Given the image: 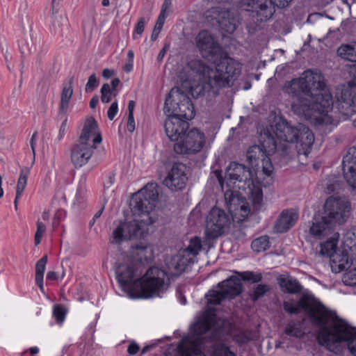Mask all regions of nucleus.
I'll return each mask as SVG.
<instances>
[{
  "instance_id": "nucleus-15",
  "label": "nucleus",
  "mask_w": 356,
  "mask_h": 356,
  "mask_svg": "<svg viewBox=\"0 0 356 356\" xmlns=\"http://www.w3.org/2000/svg\"><path fill=\"white\" fill-rule=\"evenodd\" d=\"M230 218L226 212L218 207H213L206 218L205 233L207 237L216 238L220 236L230 225Z\"/></svg>"
},
{
  "instance_id": "nucleus-2",
  "label": "nucleus",
  "mask_w": 356,
  "mask_h": 356,
  "mask_svg": "<svg viewBox=\"0 0 356 356\" xmlns=\"http://www.w3.org/2000/svg\"><path fill=\"white\" fill-rule=\"evenodd\" d=\"M195 43L202 56L215 63L216 67L197 59L190 60L184 67V81L188 82L193 97L199 98L211 89L230 87L241 72L239 63L222 50L207 31H201L197 35Z\"/></svg>"
},
{
  "instance_id": "nucleus-61",
  "label": "nucleus",
  "mask_w": 356,
  "mask_h": 356,
  "mask_svg": "<svg viewBox=\"0 0 356 356\" xmlns=\"http://www.w3.org/2000/svg\"><path fill=\"white\" fill-rule=\"evenodd\" d=\"M46 279L47 280H50V281H54V280H56L58 279V275L56 272L54 271H49L47 273V277H46Z\"/></svg>"
},
{
  "instance_id": "nucleus-30",
  "label": "nucleus",
  "mask_w": 356,
  "mask_h": 356,
  "mask_svg": "<svg viewBox=\"0 0 356 356\" xmlns=\"http://www.w3.org/2000/svg\"><path fill=\"white\" fill-rule=\"evenodd\" d=\"M47 262V255L46 254L44 255L39 261H38L35 266V282L42 291L44 290L43 276Z\"/></svg>"
},
{
  "instance_id": "nucleus-10",
  "label": "nucleus",
  "mask_w": 356,
  "mask_h": 356,
  "mask_svg": "<svg viewBox=\"0 0 356 356\" xmlns=\"http://www.w3.org/2000/svg\"><path fill=\"white\" fill-rule=\"evenodd\" d=\"M251 11V21L247 24L248 33L252 34L260 29V24L272 17L275 6L285 8L292 0H241Z\"/></svg>"
},
{
  "instance_id": "nucleus-34",
  "label": "nucleus",
  "mask_w": 356,
  "mask_h": 356,
  "mask_svg": "<svg viewBox=\"0 0 356 356\" xmlns=\"http://www.w3.org/2000/svg\"><path fill=\"white\" fill-rule=\"evenodd\" d=\"M270 246L269 238L268 236H261L252 241V249L257 252L265 251Z\"/></svg>"
},
{
  "instance_id": "nucleus-20",
  "label": "nucleus",
  "mask_w": 356,
  "mask_h": 356,
  "mask_svg": "<svg viewBox=\"0 0 356 356\" xmlns=\"http://www.w3.org/2000/svg\"><path fill=\"white\" fill-rule=\"evenodd\" d=\"M194 260L180 250L177 255L172 257L170 260L165 261L168 275L177 277L184 272L187 268L194 263Z\"/></svg>"
},
{
  "instance_id": "nucleus-1",
  "label": "nucleus",
  "mask_w": 356,
  "mask_h": 356,
  "mask_svg": "<svg viewBox=\"0 0 356 356\" xmlns=\"http://www.w3.org/2000/svg\"><path fill=\"white\" fill-rule=\"evenodd\" d=\"M324 77L319 72L305 71L302 76L285 84V92L295 97L293 112L318 124L337 125L356 113V68L353 78L343 85L333 108V98L325 90Z\"/></svg>"
},
{
  "instance_id": "nucleus-5",
  "label": "nucleus",
  "mask_w": 356,
  "mask_h": 356,
  "mask_svg": "<svg viewBox=\"0 0 356 356\" xmlns=\"http://www.w3.org/2000/svg\"><path fill=\"white\" fill-rule=\"evenodd\" d=\"M218 287L220 288L219 291L210 290L206 294L208 307L194 325V342L200 347H204L207 341H213L220 338L219 330H211L216 323V309L209 305H220L225 299L234 298L243 291L241 280L236 276H231L218 283Z\"/></svg>"
},
{
  "instance_id": "nucleus-64",
  "label": "nucleus",
  "mask_w": 356,
  "mask_h": 356,
  "mask_svg": "<svg viewBox=\"0 0 356 356\" xmlns=\"http://www.w3.org/2000/svg\"><path fill=\"white\" fill-rule=\"evenodd\" d=\"M133 69V62L132 61H128L126 63V64L124 66V70L129 73Z\"/></svg>"
},
{
  "instance_id": "nucleus-14",
  "label": "nucleus",
  "mask_w": 356,
  "mask_h": 356,
  "mask_svg": "<svg viewBox=\"0 0 356 356\" xmlns=\"http://www.w3.org/2000/svg\"><path fill=\"white\" fill-rule=\"evenodd\" d=\"M261 137V145H254L250 147L246 152V158L252 166L259 168V163H261V168L264 174L270 177L273 172L274 168L271 159L268 157L270 154L268 148L264 145L266 137L264 136V134Z\"/></svg>"
},
{
  "instance_id": "nucleus-50",
  "label": "nucleus",
  "mask_w": 356,
  "mask_h": 356,
  "mask_svg": "<svg viewBox=\"0 0 356 356\" xmlns=\"http://www.w3.org/2000/svg\"><path fill=\"white\" fill-rule=\"evenodd\" d=\"M118 102L115 101L111 104V106L107 111V115L110 120H113V118H115V116L116 115V114L118 113Z\"/></svg>"
},
{
  "instance_id": "nucleus-43",
  "label": "nucleus",
  "mask_w": 356,
  "mask_h": 356,
  "mask_svg": "<svg viewBox=\"0 0 356 356\" xmlns=\"http://www.w3.org/2000/svg\"><path fill=\"white\" fill-rule=\"evenodd\" d=\"M67 314V309L60 305H55L53 310V315L58 323H62Z\"/></svg>"
},
{
  "instance_id": "nucleus-41",
  "label": "nucleus",
  "mask_w": 356,
  "mask_h": 356,
  "mask_svg": "<svg viewBox=\"0 0 356 356\" xmlns=\"http://www.w3.org/2000/svg\"><path fill=\"white\" fill-rule=\"evenodd\" d=\"M165 19V15L159 14V15L157 18L156 24L154 26V28L153 29L152 35H151V40L152 41H155L157 39L163 26Z\"/></svg>"
},
{
  "instance_id": "nucleus-22",
  "label": "nucleus",
  "mask_w": 356,
  "mask_h": 356,
  "mask_svg": "<svg viewBox=\"0 0 356 356\" xmlns=\"http://www.w3.org/2000/svg\"><path fill=\"white\" fill-rule=\"evenodd\" d=\"M227 205L232 218L238 222L244 221L250 213L249 204L238 197L230 198Z\"/></svg>"
},
{
  "instance_id": "nucleus-26",
  "label": "nucleus",
  "mask_w": 356,
  "mask_h": 356,
  "mask_svg": "<svg viewBox=\"0 0 356 356\" xmlns=\"http://www.w3.org/2000/svg\"><path fill=\"white\" fill-rule=\"evenodd\" d=\"M339 234L332 229V233L327 236H324L322 239L327 238L325 242L320 244L319 254L322 256H326L331 258L335 254L337 241ZM321 240V238H320Z\"/></svg>"
},
{
  "instance_id": "nucleus-53",
  "label": "nucleus",
  "mask_w": 356,
  "mask_h": 356,
  "mask_svg": "<svg viewBox=\"0 0 356 356\" xmlns=\"http://www.w3.org/2000/svg\"><path fill=\"white\" fill-rule=\"evenodd\" d=\"M67 118L63 120L61 124V126L59 129L58 135L57 137L58 141H60L64 137L66 131H67Z\"/></svg>"
},
{
  "instance_id": "nucleus-35",
  "label": "nucleus",
  "mask_w": 356,
  "mask_h": 356,
  "mask_svg": "<svg viewBox=\"0 0 356 356\" xmlns=\"http://www.w3.org/2000/svg\"><path fill=\"white\" fill-rule=\"evenodd\" d=\"M212 348V356H236L227 346L222 343H214Z\"/></svg>"
},
{
  "instance_id": "nucleus-47",
  "label": "nucleus",
  "mask_w": 356,
  "mask_h": 356,
  "mask_svg": "<svg viewBox=\"0 0 356 356\" xmlns=\"http://www.w3.org/2000/svg\"><path fill=\"white\" fill-rule=\"evenodd\" d=\"M46 230V226L40 220L37 221V230L35 234V245H38L40 244L41 241V238L42 237L43 234L44 233Z\"/></svg>"
},
{
  "instance_id": "nucleus-57",
  "label": "nucleus",
  "mask_w": 356,
  "mask_h": 356,
  "mask_svg": "<svg viewBox=\"0 0 356 356\" xmlns=\"http://www.w3.org/2000/svg\"><path fill=\"white\" fill-rule=\"evenodd\" d=\"M213 174L216 177L218 181L219 184L220 185L221 188L223 189L224 178L222 177V176L221 175V171L220 170H215L213 172Z\"/></svg>"
},
{
  "instance_id": "nucleus-21",
  "label": "nucleus",
  "mask_w": 356,
  "mask_h": 356,
  "mask_svg": "<svg viewBox=\"0 0 356 356\" xmlns=\"http://www.w3.org/2000/svg\"><path fill=\"white\" fill-rule=\"evenodd\" d=\"M264 136L266 137L264 145L268 148V152H277L284 159H290L292 147V146L289 145L290 143H282L280 141L279 143H277V140L274 138L268 129L264 130Z\"/></svg>"
},
{
  "instance_id": "nucleus-39",
  "label": "nucleus",
  "mask_w": 356,
  "mask_h": 356,
  "mask_svg": "<svg viewBox=\"0 0 356 356\" xmlns=\"http://www.w3.org/2000/svg\"><path fill=\"white\" fill-rule=\"evenodd\" d=\"M343 176L348 184L353 188H356V168L352 169L343 168Z\"/></svg>"
},
{
  "instance_id": "nucleus-48",
  "label": "nucleus",
  "mask_w": 356,
  "mask_h": 356,
  "mask_svg": "<svg viewBox=\"0 0 356 356\" xmlns=\"http://www.w3.org/2000/svg\"><path fill=\"white\" fill-rule=\"evenodd\" d=\"M234 339L237 343L242 345L250 342L252 337L250 332H241L235 336Z\"/></svg>"
},
{
  "instance_id": "nucleus-44",
  "label": "nucleus",
  "mask_w": 356,
  "mask_h": 356,
  "mask_svg": "<svg viewBox=\"0 0 356 356\" xmlns=\"http://www.w3.org/2000/svg\"><path fill=\"white\" fill-rule=\"evenodd\" d=\"M269 290L270 287L267 284H258L252 294V300L257 301L264 296Z\"/></svg>"
},
{
  "instance_id": "nucleus-56",
  "label": "nucleus",
  "mask_w": 356,
  "mask_h": 356,
  "mask_svg": "<svg viewBox=\"0 0 356 356\" xmlns=\"http://www.w3.org/2000/svg\"><path fill=\"white\" fill-rule=\"evenodd\" d=\"M139 348V346L137 343H131L128 346L127 351L130 355H136L138 352Z\"/></svg>"
},
{
  "instance_id": "nucleus-31",
  "label": "nucleus",
  "mask_w": 356,
  "mask_h": 356,
  "mask_svg": "<svg viewBox=\"0 0 356 356\" xmlns=\"http://www.w3.org/2000/svg\"><path fill=\"white\" fill-rule=\"evenodd\" d=\"M202 249V242L199 237H194L191 239L188 246L181 250L184 254H188L194 261L196 256L198 254L199 251Z\"/></svg>"
},
{
  "instance_id": "nucleus-29",
  "label": "nucleus",
  "mask_w": 356,
  "mask_h": 356,
  "mask_svg": "<svg viewBox=\"0 0 356 356\" xmlns=\"http://www.w3.org/2000/svg\"><path fill=\"white\" fill-rule=\"evenodd\" d=\"M337 55L351 62H356V42L342 44L337 49Z\"/></svg>"
},
{
  "instance_id": "nucleus-46",
  "label": "nucleus",
  "mask_w": 356,
  "mask_h": 356,
  "mask_svg": "<svg viewBox=\"0 0 356 356\" xmlns=\"http://www.w3.org/2000/svg\"><path fill=\"white\" fill-rule=\"evenodd\" d=\"M99 84V81L97 79L95 74H91L88 80V82L86 85L85 91L86 92H92Z\"/></svg>"
},
{
  "instance_id": "nucleus-37",
  "label": "nucleus",
  "mask_w": 356,
  "mask_h": 356,
  "mask_svg": "<svg viewBox=\"0 0 356 356\" xmlns=\"http://www.w3.org/2000/svg\"><path fill=\"white\" fill-rule=\"evenodd\" d=\"M348 327L351 330L350 332L353 334V336L350 337V339L342 340L336 344L337 346V348L339 349V351L337 352L336 353H338L341 351L340 347L339 346V343L341 342H347L348 348L350 350V353L352 354L353 356H356V329L355 327H353L350 325H348Z\"/></svg>"
},
{
  "instance_id": "nucleus-32",
  "label": "nucleus",
  "mask_w": 356,
  "mask_h": 356,
  "mask_svg": "<svg viewBox=\"0 0 356 356\" xmlns=\"http://www.w3.org/2000/svg\"><path fill=\"white\" fill-rule=\"evenodd\" d=\"M300 327V322L291 320L286 325L284 333L290 337L300 338L303 335Z\"/></svg>"
},
{
  "instance_id": "nucleus-16",
  "label": "nucleus",
  "mask_w": 356,
  "mask_h": 356,
  "mask_svg": "<svg viewBox=\"0 0 356 356\" xmlns=\"http://www.w3.org/2000/svg\"><path fill=\"white\" fill-rule=\"evenodd\" d=\"M204 144V134L197 129H193L174 145V150L177 154H195L202 149Z\"/></svg>"
},
{
  "instance_id": "nucleus-38",
  "label": "nucleus",
  "mask_w": 356,
  "mask_h": 356,
  "mask_svg": "<svg viewBox=\"0 0 356 356\" xmlns=\"http://www.w3.org/2000/svg\"><path fill=\"white\" fill-rule=\"evenodd\" d=\"M29 168H22L20 171V175L17 181L16 187V193L18 195H22L24 188L26 186L27 179L29 175Z\"/></svg>"
},
{
  "instance_id": "nucleus-51",
  "label": "nucleus",
  "mask_w": 356,
  "mask_h": 356,
  "mask_svg": "<svg viewBox=\"0 0 356 356\" xmlns=\"http://www.w3.org/2000/svg\"><path fill=\"white\" fill-rule=\"evenodd\" d=\"M49 83L48 82L44 81L41 83L40 88V97L42 99V103H44L45 101L46 95L49 91Z\"/></svg>"
},
{
  "instance_id": "nucleus-9",
  "label": "nucleus",
  "mask_w": 356,
  "mask_h": 356,
  "mask_svg": "<svg viewBox=\"0 0 356 356\" xmlns=\"http://www.w3.org/2000/svg\"><path fill=\"white\" fill-rule=\"evenodd\" d=\"M92 136H95L93 143L99 144L102 142V136L98 131V125L94 118L86 120L82 133L79 139V143L74 145L71 149V161L76 168H79L88 163L92 155L93 148L88 143Z\"/></svg>"
},
{
  "instance_id": "nucleus-12",
  "label": "nucleus",
  "mask_w": 356,
  "mask_h": 356,
  "mask_svg": "<svg viewBox=\"0 0 356 356\" xmlns=\"http://www.w3.org/2000/svg\"><path fill=\"white\" fill-rule=\"evenodd\" d=\"M164 113L190 120L195 116V108L190 98L179 87L172 88L165 99Z\"/></svg>"
},
{
  "instance_id": "nucleus-11",
  "label": "nucleus",
  "mask_w": 356,
  "mask_h": 356,
  "mask_svg": "<svg viewBox=\"0 0 356 356\" xmlns=\"http://www.w3.org/2000/svg\"><path fill=\"white\" fill-rule=\"evenodd\" d=\"M170 277L165 270L152 266L147 270L143 277L137 278L134 284L146 298L161 296L169 287Z\"/></svg>"
},
{
  "instance_id": "nucleus-13",
  "label": "nucleus",
  "mask_w": 356,
  "mask_h": 356,
  "mask_svg": "<svg viewBox=\"0 0 356 356\" xmlns=\"http://www.w3.org/2000/svg\"><path fill=\"white\" fill-rule=\"evenodd\" d=\"M206 18L212 24H218L227 33H234L239 24V15L236 11L224 10L220 7L211 8L206 12Z\"/></svg>"
},
{
  "instance_id": "nucleus-40",
  "label": "nucleus",
  "mask_w": 356,
  "mask_h": 356,
  "mask_svg": "<svg viewBox=\"0 0 356 356\" xmlns=\"http://www.w3.org/2000/svg\"><path fill=\"white\" fill-rule=\"evenodd\" d=\"M100 92L101 101L105 104L108 103L111 100L112 95H113L114 96L117 95L116 92H115L111 89V86L108 83L103 84L100 90Z\"/></svg>"
},
{
  "instance_id": "nucleus-6",
  "label": "nucleus",
  "mask_w": 356,
  "mask_h": 356,
  "mask_svg": "<svg viewBox=\"0 0 356 356\" xmlns=\"http://www.w3.org/2000/svg\"><path fill=\"white\" fill-rule=\"evenodd\" d=\"M350 213V202L342 197H329L324 204L322 216H316L309 233L316 238H322L332 233L336 225L344 223Z\"/></svg>"
},
{
  "instance_id": "nucleus-55",
  "label": "nucleus",
  "mask_w": 356,
  "mask_h": 356,
  "mask_svg": "<svg viewBox=\"0 0 356 356\" xmlns=\"http://www.w3.org/2000/svg\"><path fill=\"white\" fill-rule=\"evenodd\" d=\"M37 136H38V131H35L33 134L31 140H30V145H31L33 155V161H35V144H36Z\"/></svg>"
},
{
  "instance_id": "nucleus-27",
  "label": "nucleus",
  "mask_w": 356,
  "mask_h": 356,
  "mask_svg": "<svg viewBox=\"0 0 356 356\" xmlns=\"http://www.w3.org/2000/svg\"><path fill=\"white\" fill-rule=\"evenodd\" d=\"M278 284L282 292L297 294L302 290V286L300 282L293 277L291 276H280L278 279Z\"/></svg>"
},
{
  "instance_id": "nucleus-19",
  "label": "nucleus",
  "mask_w": 356,
  "mask_h": 356,
  "mask_svg": "<svg viewBox=\"0 0 356 356\" xmlns=\"http://www.w3.org/2000/svg\"><path fill=\"white\" fill-rule=\"evenodd\" d=\"M168 118L165 120V131L171 141H177L181 139L186 131L189 128V123L186 120L181 119L179 117L167 115Z\"/></svg>"
},
{
  "instance_id": "nucleus-4",
  "label": "nucleus",
  "mask_w": 356,
  "mask_h": 356,
  "mask_svg": "<svg viewBox=\"0 0 356 356\" xmlns=\"http://www.w3.org/2000/svg\"><path fill=\"white\" fill-rule=\"evenodd\" d=\"M157 185L149 183L134 194L129 207L134 218L130 221L120 222L113 230L110 239L111 243L120 244L124 240L143 238L148 232V225L157 220L154 211L158 200Z\"/></svg>"
},
{
  "instance_id": "nucleus-52",
  "label": "nucleus",
  "mask_w": 356,
  "mask_h": 356,
  "mask_svg": "<svg viewBox=\"0 0 356 356\" xmlns=\"http://www.w3.org/2000/svg\"><path fill=\"white\" fill-rule=\"evenodd\" d=\"M145 18L140 17L139 21L138 22V23L136 26V29H135V32L138 35H141L143 33L144 29H145Z\"/></svg>"
},
{
  "instance_id": "nucleus-3",
  "label": "nucleus",
  "mask_w": 356,
  "mask_h": 356,
  "mask_svg": "<svg viewBox=\"0 0 356 356\" xmlns=\"http://www.w3.org/2000/svg\"><path fill=\"white\" fill-rule=\"evenodd\" d=\"M283 309L291 314H298L301 309L305 310L312 323L319 328L317 334L319 344L331 352H338L339 349L336 344L353 336L348 323L328 311L311 294H303L296 304L292 300L284 301Z\"/></svg>"
},
{
  "instance_id": "nucleus-60",
  "label": "nucleus",
  "mask_w": 356,
  "mask_h": 356,
  "mask_svg": "<svg viewBox=\"0 0 356 356\" xmlns=\"http://www.w3.org/2000/svg\"><path fill=\"white\" fill-rule=\"evenodd\" d=\"M115 72L113 70L111 69H104L102 72V76L105 79H109L114 74Z\"/></svg>"
},
{
  "instance_id": "nucleus-36",
  "label": "nucleus",
  "mask_w": 356,
  "mask_h": 356,
  "mask_svg": "<svg viewBox=\"0 0 356 356\" xmlns=\"http://www.w3.org/2000/svg\"><path fill=\"white\" fill-rule=\"evenodd\" d=\"M343 168H356V147H350L342 161Z\"/></svg>"
},
{
  "instance_id": "nucleus-8",
  "label": "nucleus",
  "mask_w": 356,
  "mask_h": 356,
  "mask_svg": "<svg viewBox=\"0 0 356 356\" xmlns=\"http://www.w3.org/2000/svg\"><path fill=\"white\" fill-rule=\"evenodd\" d=\"M269 130L277 139L283 142H296V148L298 155L307 156L310 153L314 142V136L305 124H298V126L293 127L286 120L280 118L275 125L270 126Z\"/></svg>"
},
{
  "instance_id": "nucleus-49",
  "label": "nucleus",
  "mask_w": 356,
  "mask_h": 356,
  "mask_svg": "<svg viewBox=\"0 0 356 356\" xmlns=\"http://www.w3.org/2000/svg\"><path fill=\"white\" fill-rule=\"evenodd\" d=\"M181 356H206L201 350L196 348H188L184 349Z\"/></svg>"
},
{
  "instance_id": "nucleus-54",
  "label": "nucleus",
  "mask_w": 356,
  "mask_h": 356,
  "mask_svg": "<svg viewBox=\"0 0 356 356\" xmlns=\"http://www.w3.org/2000/svg\"><path fill=\"white\" fill-rule=\"evenodd\" d=\"M127 128V130L131 133H132L135 130L136 125L134 118V114L128 115Z\"/></svg>"
},
{
  "instance_id": "nucleus-62",
  "label": "nucleus",
  "mask_w": 356,
  "mask_h": 356,
  "mask_svg": "<svg viewBox=\"0 0 356 356\" xmlns=\"http://www.w3.org/2000/svg\"><path fill=\"white\" fill-rule=\"evenodd\" d=\"M111 90L113 91H114L115 92H116V88L119 86V84L120 83V81L118 78H114L112 81H111Z\"/></svg>"
},
{
  "instance_id": "nucleus-59",
  "label": "nucleus",
  "mask_w": 356,
  "mask_h": 356,
  "mask_svg": "<svg viewBox=\"0 0 356 356\" xmlns=\"http://www.w3.org/2000/svg\"><path fill=\"white\" fill-rule=\"evenodd\" d=\"M172 0H164L160 14L165 15L166 10L170 7Z\"/></svg>"
},
{
  "instance_id": "nucleus-18",
  "label": "nucleus",
  "mask_w": 356,
  "mask_h": 356,
  "mask_svg": "<svg viewBox=\"0 0 356 356\" xmlns=\"http://www.w3.org/2000/svg\"><path fill=\"white\" fill-rule=\"evenodd\" d=\"M186 170V166L181 163L173 164L163 184L172 191L182 190L185 187L188 179Z\"/></svg>"
},
{
  "instance_id": "nucleus-63",
  "label": "nucleus",
  "mask_w": 356,
  "mask_h": 356,
  "mask_svg": "<svg viewBox=\"0 0 356 356\" xmlns=\"http://www.w3.org/2000/svg\"><path fill=\"white\" fill-rule=\"evenodd\" d=\"M99 102V97L97 95H95L92 97V99L90 101V107L91 108H95Z\"/></svg>"
},
{
  "instance_id": "nucleus-42",
  "label": "nucleus",
  "mask_w": 356,
  "mask_h": 356,
  "mask_svg": "<svg viewBox=\"0 0 356 356\" xmlns=\"http://www.w3.org/2000/svg\"><path fill=\"white\" fill-rule=\"evenodd\" d=\"M342 281L345 285L351 286H356V267L346 272L343 275Z\"/></svg>"
},
{
  "instance_id": "nucleus-7",
  "label": "nucleus",
  "mask_w": 356,
  "mask_h": 356,
  "mask_svg": "<svg viewBox=\"0 0 356 356\" xmlns=\"http://www.w3.org/2000/svg\"><path fill=\"white\" fill-rule=\"evenodd\" d=\"M225 179L228 187L238 188L245 193L255 211L261 209L263 203L262 189L258 182H254L250 168L237 162H231L227 167Z\"/></svg>"
},
{
  "instance_id": "nucleus-17",
  "label": "nucleus",
  "mask_w": 356,
  "mask_h": 356,
  "mask_svg": "<svg viewBox=\"0 0 356 356\" xmlns=\"http://www.w3.org/2000/svg\"><path fill=\"white\" fill-rule=\"evenodd\" d=\"M143 269L141 264H134L131 261L129 264L118 265L115 269L116 278L124 290L129 289L134 285L135 278L140 277Z\"/></svg>"
},
{
  "instance_id": "nucleus-23",
  "label": "nucleus",
  "mask_w": 356,
  "mask_h": 356,
  "mask_svg": "<svg viewBox=\"0 0 356 356\" xmlns=\"http://www.w3.org/2000/svg\"><path fill=\"white\" fill-rule=\"evenodd\" d=\"M332 261V268L338 267L337 272L347 270L352 266L356 265V256L351 254L349 251L343 249L340 253L336 252L330 258ZM337 272V270H335Z\"/></svg>"
},
{
  "instance_id": "nucleus-25",
  "label": "nucleus",
  "mask_w": 356,
  "mask_h": 356,
  "mask_svg": "<svg viewBox=\"0 0 356 356\" xmlns=\"http://www.w3.org/2000/svg\"><path fill=\"white\" fill-rule=\"evenodd\" d=\"M298 218L297 213L291 210H284L276 221L275 229L278 233L287 232L296 222Z\"/></svg>"
},
{
  "instance_id": "nucleus-45",
  "label": "nucleus",
  "mask_w": 356,
  "mask_h": 356,
  "mask_svg": "<svg viewBox=\"0 0 356 356\" xmlns=\"http://www.w3.org/2000/svg\"><path fill=\"white\" fill-rule=\"evenodd\" d=\"M243 280L251 282L252 283H257L262 279L261 273H254L253 272H243L241 274Z\"/></svg>"
},
{
  "instance_id": "nucleus-58",
  "label": "nucleus",
  "mask_w": 356,
  "mask_h": 356,
  "mask_svg": "<svg viewBox=\"0 0 356 356\" xmlns=\"http://www.w3.org/2000/svg\"><path fill=\"white\" fill-rule=\"evenodd\" d=\"M168 47H169V44H165L164 45V47L162 48V49L159 51L158 56H157L158 61H161L163 60Z\"/></svg>"
},
{
  "instance_id": "nucleus-24",
  "label": "nucleus",
  "mask_w": 356,
  "mask_h": 356,
  "mask_svg": "<svg viewBox=\"0 0 356 356\" xmlns=\"http://www.w3.org/2000/svg\"><path fill=\"white\" fill-rule=\"evenodd\" d=\"M131 257L135 260L134 264H141L142 268L144 270V265L147 264L154 258V253L152 248L149 245L136 244L131 247Z\"/></svg>"
},
{
  "instance_id": "nucleus-28",
  "label": "nucleus",
  "mask_w": 356,
  "mask_h": 356,
  "mask_svg": "<svg viewBox=\"0 0 356 356\" xmlns=\"http://www.w3.org/2000/svg\"><path fill=\"white\" fill-rule=\"evenodd\" d=\"M74 82V77L72 76L69 79L68 82L64 84L61 96H60V112L61 113H65L68 108L70 100L73 94L72 84Z\"/></svg>"
},
{
  "instance_id": "nucleus-33",
  "label": "nucleus",
  "mask_w": 356,
  "mask_h": 356,
  "mask_svg": "<svg viewBox=\"0 0 356 356\" xmlns=\"http://www.w3.org/2000/svg\"><path fill=\"white\" fill-rule=\"evenodd\" d=\"M343 249L356 256V235L354 232H348L343 236Z\"/></svg>"
}]
</instances>
